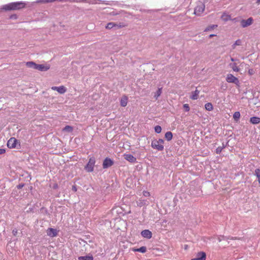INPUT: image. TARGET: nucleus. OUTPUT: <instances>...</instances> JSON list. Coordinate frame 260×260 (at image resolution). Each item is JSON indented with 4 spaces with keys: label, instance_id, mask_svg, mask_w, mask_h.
<instances>
[{
    "label": "nucleus",
    "instance_id": "49530a36",
    "mask_svg": "<svg viewBox=\"0 0 260 260\" xmlns=\"http://www.w3.org/2000/svg\"><path fill=\"white\" fill-rule=\"evenodd\" d=\"M259 3H260V0H257L256 2V3L258 4H259Z\"/></svg>",
    "mask_w": 260,
    "mask_h": 260
},
{
    "label": "nucleus",
    "instance_id": "a19ab883",
    "mask_svg": "<svg viewBox=\"0 0 260 260\" xmlns=\"http://www.w3.org/2000/svg\"><path fill=\"white\" fill-rule=\"evenodd\" d=\"M72 190L74 191H77V188L75 186H73L72 187Z\"/></svg>",
    "mask_w": 260,
    "mask_h": 260
},
{
    "label": "nucleus",
    "instance_id": "1a4fd4ad",
    "mask_svg": "<svg viewBox=\"0 0 260 260\" xmlns=\"http://www.w3.org/2000/svg\"><path fill=\"white\" fill-rule=\"evenodd\" d=\"M51 89L53 90L57 91L58 93H59L60 94H63L67 91L66 88L63 86H58V87L52 86L51 87Z\"/></svg>",
    "mask_w": 260,
    "mask_h": 260
},
{
    "label": "nucleus",
    "instance_id": "09e8293b",
    "mask_svg": "<svg viewBox=\"0 0 260 260\" xmlns=\"http://www.w3.org/2000/svg\"><path fill=\"white\" fill-rule=\"evenodd\" d=\"M258 181L259 183L260 184V178H258Z\"/></svg>",
    "mask_w": 260,
    "mask_h": 260
},
{
    "label": "nucleus",
    "instance_id": "7ed1b4c3",
    "mask_svg": "<svg viewBox=\"0 0 260 260\" xmlns=\"http://www.w3.org/2000/svg\"><path fill=\"white\" fill-rule=\"evenodd\" d=\"M164 141L162 139H159L158 140H155L151 142V147L158 151H162L164 149Z\"/></svg>",
    "mask_w": 260,
    "mask_h": 260
},
{
    "label": "nucleus",
    "instance_id": "ddd939ff",
    "mask_svg": "<svg viewBox=\"0 0 260 260\" xmlns=\"http://www.w3.org/2000/svg\"><path fill=\"white\" fill-rule=\"evenodd\" d=\"M113 164V162L112 161V160L111 159H110L109 158H106L104 160V162L103 164V167L104 169H106V168H108L111 167Z\"/></svg>",
    "mask_w": 260,
    "mask_h": 260
},
{
    "label": "nucleus",
    "instance_id": "393cba45",
    "mask_svg": "<svg viewBox=\"0 0 260 260\" xmlns=\"http://www.w3.org/2000/svg\"><path fill=\"white\" fill-rule=\"evenodd\" d=\"M240 118V113L239 112H236L233 115V118L236 121H238Z\"/></svg>",
    "mask_w": 260,
    "mask_h": 260
},
{
    "label": "nucleus",
    "instance_id": "dca6fc26",
    "mask_svg": "<svg viewBox=\"0 0 260 260\" xmlns=\"http://www.w3.org/2000/svg\"><path fill=\"white\" fill-rule=\"evenodd\" d=\"M221 18L222 20L224 21H228L229 20H232L231 15L225 13L222 15Z\"/></svg>",
    "mask_w": 260,
    "mask_h": 260
},
{
    "label": "nucleus",
    "instance_id": "bb28decb",
    "mask_svg": "<svg viewBox=\"0 0 260 260\" xmlns=\"http://www.w3.org/2000/svg\"><path fill=\"white\" fill-rule=\"evenodd\" d=\"M161 92H162V88H159L158 89V90L156 91V92L155 93V94L154 95V96L156 100H157L158 99V98L160 95Z\"/></svg>",
    "mask_w": 260,
    "mask_h": 260
},
{
    "label": "nucleus",
    "instance_id": "473e14b6",
    "mask_svg": "<svg viewBox=\"0 0 260 260\" xmlns=\"http://www.w3.org/2000/svg\"><path fill=\"white\" fill-rule=\"evenodd\" d=\"M37 3H42L44 4L46 3H51V0H37L36 1Z\"/></svg>",
    "mask_w": 260,
    "mask_h": 260
},
{
    "label": "nucleus",
    "instance_id": "2f4dec72",
    "mask_svg": "<svg viewBox=\"0 0 260 260\" xmlns=\"http://www.w3.org/2000/svg\"><path fill=\"white\" fill-rule=\"evenodd\" d=\"M254 175L257 177V178H260V169H255L254 171Z\"/></svg>",
    "mask_w": 260,
    "mask_h": 260
},
{
    "label": "nucleus",
    "instance_id": "e433bc0d",
    "mask_svg": "<svg viewBox=\"0 0 260 260\" xmlns=\"http://www.w3.org/2000/svg\"><path fill=\"white\" fill-rule=\"evenodd\" d=\"M143 195L144 196V197H149L150 196V193L149 192L147 191H143Z\"/></svg>",
    "mask_w": 260,
    "mask_h": 260
},
{
    "label": "nucleus",
    "instance_id": "9d476101",
    "mask_svg": "<svg viewBox=\"0 0 260 260\" xmlns=\"http://www.w3.org/2000/svg\"><path fill=\"white\" fill-rule=\"evenodd\" d=\"M206 254L204 252H198L196 257L191 260H206Z\"/></svg>",
    "mask_w": 260,
    "mask_h": 260
},
{
    "label": "nucleus",
    "instance_id": "c85d7f7f",
    "mask_svg": "<svg viewBox=\"0 0 260 260\" xmlns=\"http://www.w3.org/2000/svg\"><path fill=\"white\" fill-rule=\"evenodd\" d=\"M242 44V41L240 39L237 40L235 43L232 46V48L234 49L236 47V46H240Z\"/></svg>",
    "mask_w": 260,
    "mask_h": 260
},
{
    "label": "nucleus",
    "instance_id": "ea45409f",
    "mask_svg": "<svg viewBox=\"0 0 260 260\" xmlns=\"http://www.w3.org/2000/svg\"><path fill=\"white\" fill-rule=\"evenodd\" d=\"M24 186V184H19L18 186H17V188H21L23 187Z\"/></svg>",
    "mask_w": 260,
    "mask_h": 260
},
{
    "label": "nucleus",
    "instance_id": "c03bdc74",
    "mask_svg": "<svg viewBox=\"0 0 260 260\" xmlns=\"http://www.w3.org/2000/svg\"><path fill=\"white\" fill-rule=\"evenodd\" d=\"M231 60L232 61H234L235 60V59L234 58L231 57Z\"/></svg>",
    "mask_w": 260,
    "mask_h": 260
},
{
    "label": "nucleus",
    "instance_id": "20e7f679",
    "mask_svg": "<svg viewBox=\"0 0 260 260\" xmlns=\"http://www.w3.org/2000/svg\"><path fill=\"white\" fill-rule=\"evenodd\" d=\"M226 80L229 83H235L236 85H238L239 82L238 79L231 74L227 75Z\"/></svg>",
    "mask_w": 260,
    "mask_h": 260
},
{
    "label": "nucleus",
    "instance_id": "9b49d317",
    "mask_svg": "<svg viewBox=\"0 0 260 260\" xmlns=\"http://www.w3.org/2000/svg\"><path fill=\"white\" fill-rule=\"evenodd\" d=\"M47 234L50 237H54L57 235V231L53 228H48L47 230Z\"/></svg>",
    "mask_w": 260,
    "mask_h": 260
},
{
    "label": "nucleus",
    "instance_id": "58836bf2",
    "mask_svg": "<svg viewBox=\"0 0 260 260\" xmlns=\"http://www.w3.org/2000/svg\"><path fill=\"white\" fill-rule=\"evenodd\" d=\"M5 150L4 149H0V154H2L5 152Z\"/></svg>",
    "mask_w": 260,
    "mask_h": 260
},
{
    "label": "nucleus",
    "instance_id": "72a5a7b5",
    "mask_svg": "<svg viewBox=\"0 0 260 260\" xmlns=\"http://www.w3.org/2000/svg\"><path fill=\"white\" fill-rule=\"evenodd\" d=\"M215 27H217V25H211V26H208V27H207L205 31H208V30H211V29H214Z\"/></svg>",
    "mask_w": 260,
    "mask_h": 260
},
{
    "label": "nucleus",
    "instance_id": "cd10ccee",
    "mask_svg": "<svg viewBox=\"0 0 260 260\" xmlns=\"http://www.w3.org/2000/svg\"><path fill=\"white\" fill-rule=\"evenodd\" d=\"M62 131L70 133L72 132L73 128L72 127L69 125H67L64 128H63Z\"/></svg>",
    "mask_w": 260,
    "mask_h": 260
},
{
    "label": "nucleus",
    "instance_id": "6e6552de",
    "mask_svg": "<svg viewBox=\"0 0 260 260\" xmlns=\"http://www.w3.org/2000/svg\"><path fill=\"white\" fill-rule=\"evenodd\" d=\"M50 65L49 64H36L35 69L40 71H46L50 69Z\"/></svg>",
    "mask_w": 260,
    "mask_h": 260
},
{
    "label": "nucleus",
    "instance_id": "aec40b11",
    "mask_svg": "<svg viewBox=\"0 0 260 260\" xmlns=\"http://www.w3.org/2000/svg\"><path fill=\"white\" fill-rule=\"evenodd\" d=\"M146 247L145 246H142L139 248H133V251L135 252H140L141 253H145L146 251Z\"/></svg>",
    "mask_w": 260,
    "mask_h": 260
},
{
    "label": "nucleus",
    "instance_id": "412c9836",
    "mask_svg": "<svg viewBox=\"0 0 260 260\" xmlns=\"http://www.w3.org/2000/svg\"><path fill=\"white\" fill-rule=\"evenodd\" d=\"M114 27L119 28L120 26H119L118 24H116L114 22H109L107 24V26H106V28L107 29H111Z\"/></svg>",
    "mask_w": 260,
    "mask_h": 260
},
{
    "label": "nucleus",
    "instance_id": "f257e3e1",
    "mask_svg": "<svg viewBox=\"0 0 260 260\" xmlns=\"http://www.w3.org/2000/svg\"><path fill=\"white\" fill-rule=\"evenodd\" d=\"M25 4L21 2H14L3 6V9L5 11L19 10L25 7Z\"/></svg>",
    "mask_w": 260,
    "mask_h": 260
},
{
    "label": "nucleus",
    "instance_id": "a878e982",
    "mask_svg": "<svg viewBox=\"0 0 260 260\" xmlns=\"http://www.w3.org/2000/svg\"><path fill=\"white\" fill-rule=\"evenodd\" d=\"M36 63L33 61H28L26 63V65L27 67L34 69L35 68Z\"/></svg>",
    "mask_w": 260,
    "mask_h": 260
},
{
    "label": "nucleus",
    "instance_id": "5701e85b",
    "mask_svg": "<svg viewBox=\"0 0 260 260\" xmlns=\"http://www.w3.org/2000/svg\"><path fill=\"white\" fill-rule=\"evenodd\" d=\"M173 138V134L171 132H167L165 134V138L168 141H170Z\"/></svg>",
    "mask_w": 260,
    "mask_h": 260
},
{
    "label": "nucleus",
    "instance_id": "c756f323",
    "mask_svg": "<svg viewBox=\"0 0 260 260\" xmlns=\"http://www.w3.org/2000/svg\"><path fill=\"white\" fill-rule=\"evenodd\" d=\"M154 130L156 133L159 134L161 133V127L159 125H157V126H155Z\"/></svg>",
    "mask_w": 260,
    "mask_h": 260
},
{
    "label": "nucleus",
    "instance_id": "a18cd8bd",
    "mask_svg": "<svg viewBox=\"0 0 260 260\" xmlns=\"http://www.w3.org/2000/svg\"><path fill=\"white\" fill-rule=\"evenodd\" d=\"M82 243L83 242V243H85L86 244H87V242L86 241H84L83 239H82Z\"/></svg>",
    "mask_w": 260,
    "mask_h": 260
},
{
    "label": "nucleus",
    "instance_id": "2eb2a0df",
    "mask_svg": "<svg viewBox=\"0 0 260 260\" xmlns=\"http://www.w3.org/2000/svg\"><path fill=\"white\" fill-rule=\"evenodd\" d=\"M124 158L131 162H135L136 161V158L132 154H124Z\"/></svg>",
    "mask_w": 260,
    "mask_h": 260
},
{
    "label": "nucleus",
    "instance_id": "f3484780",
    "mask_svg": "<svg viewBox=\"0 0 260 260\" xmlns=\"http://www.w3.org/2000/svg\"><path fill=\"white\" fill-rule=\"evenodd\" d=\"M127 104V98L124 96L121 98L120 100V105L122 107H125Z\"/></svg>",
    "mask_w": 260,
    "mask_h": 260
},
{
    "label": "nucleus",
    "instance_id": "7c9ffc66",
    "mask_svg": "<svg viewBox=\"0 0 260 260\" xmlns=\"http://www.w3.org/2000/svg\"><path fill=\"white\" fill-rule=\"evenodd\" d=\"M93 257L91 255L82 256V260H93Z\"/></svg>",
    "mask_w": 260,
    "mask_h": 260
},
{
    "label": "nucleus",
    "instance_id": "f8f14e48",
    "mask_svg": "<svg viewBox=\"0 0 260 260\" xmlns=\"http://www.w3.org/2000/svg\"><path fill=\"white\" fill-rule=\"evenodd\" d=\"M149 204V202L147 200L143 199L142 198L139 199L137 201V206L140 207L144 206H147Z\"/></svg>",
    "mask_w": 260,
    "mask_h": 260
},
{
    "label": "nucleus",
    "instance_id": "b1692460",
    "mask_svg": "<svg viewBox=\"0 0 260 260\" xmlns=\"http://www.w3.org/2000/svg\"><path fill=\"white\" fill-rule=\"evenodd\" d=\"M205 108L206 110L211 111L213 110V106L212 104L211 103H208L205 104Z\"/></svg>",
    "mask_w": 260,
    "mask_h": 260
},
{
    "label": "nucleus",
    "instance_id": "4be33fe9",
    "mask_svg": "<svg viewBox=\"0 0 260 260\" xmlns=\"http://www.w3.org/2000/svg\"><path fill=\"white\" fill-rule=\"evenodd\" d=\"M200 93V91L196 89L192 94L190 98L192 99V100H197L198 98V95H199V94Z\"/></svg>",
    "mask_w": 260,
    "mask_h": 260
},
{
    "label": "nucleus",
    "instance_id": "8fccbe9b",
    "mask_svg": "<svg viewBox=\"0 0 260 260\" xmlns=\"http://www.w3.org/2000/svg\"><path fill=\"white\" fill-rule=\"evenodd\" d=\"M221 240H222V239H220V238H219V241H221Z\"/></svg>",
    "mask_w": 260,
    "mask_h": 260
},
{
    "label": "nucleus",
    "instance_id": "6ab92c4d",
    "mask_svg": "<svg viewBox=\"0 0 260 260\" xmlns=\"http://www.w3.org/2000/svg\"><path fill=\"white\" fill-rule=\"evenodd\" d=\"M229 66L234 71L236 72H239L240 69L237 66V64L236 63H230Z\"/></svg>",
    "mask_w": 260,
    "mask_h": 260
},
{
    "label": "nucleus",
    "instance_id": "4c0bfd02",
    "mask_svg": "<svg viewBox=\"0 0 260 260\" xmlns=\"http://www.w3.org/2000/svg\"><path fill=\"white\" fill-rule=\"evenodd\" d=\"M12 233L13 234L14 236H16L17 234V230L15 229H14L13 231H12Z\"/></svg>",
    "mask_w": 260,
    "mask_h": 260
},
{
    "label": "nucleus",
    "instance_id": "0eeeda50",
    "mask_svg": "<svg viewBox=\"0 0 260 260\" xmlns=\"http://www.w3.org/2000/svg\"><path fill=\"white\" fill-rule=\"evenodd\" d=\"M253 18L252 17H250L246 20L242 19L241 21V25L243 27H246L252 24L253 23Z\"/></svg>",
    "mask_w": 260,
    "mask_h": 260
},
{
    "label": "nucleus",
    "instance_id": "37998d69",
    "mask_svg": "<svg viewBox=\"0 0 260 260\" xmlns=\"http://www.w3.org/2000/svg\"><path fill=\"white\" fill-rule=\"evenodd\" d=\"M215 36V35H214V34H211V35H210L209 36V38H212V37Z\"/></svg>",
    "mask_w": 260,
    "mask_h": 260
},
{
    "label": "nucleus",
    "instance_id": "f03ea898",
    "mask_svg": "<svg viewBox=\"0 0 260 260\" xmlns=\"http://www.w3.org/2000/svg\"><path fill=\"white\" fill-rule=\"evenodd\" d=\"M205 6L203 0L199 1L194 8V14L197 16H201L205 10Z\"/></svg>",
    "mask_w": 260,
    "mask_h": 260
},
{
    "label": "nucleus",
    "instance_id": "79ce46f5",
    "mask_svg": "<svg viewBox=\"0 0 260 260\" xmlns=\"http://www.w3.org/2000/svg\"><path fill=\"white\" fill-rule=\"evenodd\" d=\"M232 20L233 21H235V22H236V21H237V18H234V19H232V20Z\"/></svg>",
    "mask_w": 260,
    "mask_h": 260
},
{
    "label": "nucleus",
    "instance_id": "c9c22d12",
    "mask_svg": "<svg viewBox=\"0 0 260 260\" xmlns=\"http://www.w3.org/2000/svg\"><path fill=\"white\" fill-rule=\"evenodd\" d=\"M223 148V147H217V148H216V153H217V154H219V153L221 152V151H222V150Z\"/></svg>",
    "mask_w": 260,
    "mask_h": 260
},
{
    "label": "nucleus",
    "instance_id": "39448f33",
    "mask_svg": "<svg viewBox=\"0 0 260 260\" xmlns=\"http://www.w3.org/2000/svg\"><path fill=\"white\" fill-rule=\"evenodd\" d=\"M94 163H95V161H94V159L90 158L89 159L88 164L85 167V170L88 172H92L93 170Z\"/></svg>",
    "mask_w": 260,
    "mask_h": 260
},
{
    "label": "nucleus",
    "instance_id": "4468645a",
    "mask_svg": "<svg viewBox=\"0 0 260 260\" xmlns=\"http://www.w3.org/2000/svg\"><path fill=\"white\" fill-rule=\"evenodd\" d=\"M141 234L142 237L148 239L152 237V233L148 230L142 231Z\"/></svg>",
    "mask_w": 260,
    "mask_h": 260
},
{
    "label": "nucleus",
    "instance_id": "423d86ee",
    "mask_svg": "<svg viewBox=\"0 0 260 260\" xmlns=\"http://www.w3.org/2000/svg\"><path fill=\"white\" fill-rule=\"evenodd\" d=\"M18 143L17 140L15 138H11L7 142V146L9 148H15Z\"/></svg>",
    "mask_w": 260,
    "mask_h": 260
},
{
    "label": "nucleus",
    "instance_id": "a211bd4d",
    "mask_svg": "<svg viewBox=\"0 0 260 260\" xmlns=\"http://www.w3.org/2000/svg\"><path fill=\"white\" fill-rule=\"evenodd\" d=\"M250 122L252 124H258L260 122V118L257 117H252L250 118Z\"/></svg>",
    "mask_w": 260,
    "mask_h": 260
},
{
    "label": "nucleus",
    "instance_id": "de8ad7c7",
    "mask_svg": "<svg viewBox=\"0 0 260 260\" xmlns=\"http://www.w3.org/2000/svg\"><path fill=\"white\" fill-rule=\"evenodd\" d=\"M78 259H79V260H81L82 259L81 256H79L78 257Z\"/></svg>",
    "mask_w": 260,
    "mask_h": 260
},
{
    "label": "nucleus",
    "instance_id": "f704fd0d",
    "mask_svg": "<svg viewBox=\"0 0 260 260\" xmlns=\"http://www.w3.org/2000/svg\"><path fill=\"white\" fill-rule=\"evenodd\" d=\"M183 108H184L185 110L187 112L189 111L190 110L189 105L187 104L183 105Z\"/></svg>",
    "mask_w": 260,
    "mask_h": 260
}]
</instances>
